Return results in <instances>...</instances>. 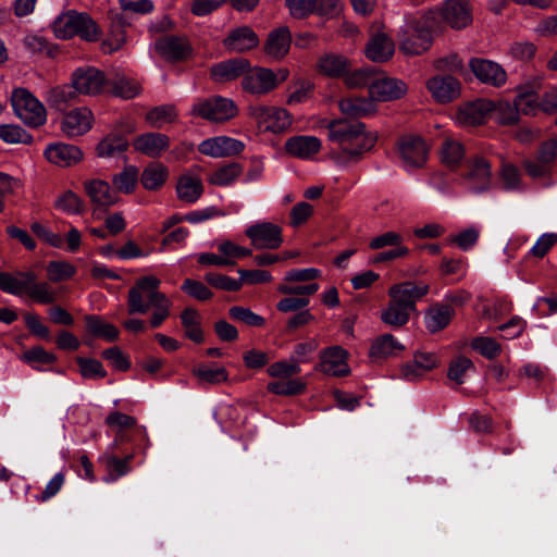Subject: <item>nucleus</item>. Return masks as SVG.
<instances>
[{
  "label": "nucleus",
  "instance_id": "obj_1",
  "mask_svg": "<svg viewBox=\"0 0 557 557\" xmlns=\"http://www.w3.org/2000/svg\"><path fill=\"white\" fill-rule=\"evenodd\" d=\"M160 280L156 276H144L136 281L135 286L128 290V314L146 313L150 306L154 312L150 319L151 327H158L170 315L171 301L165 294L157 290Z\"/></svg>",
  "mask_w": 557,
  "mask_h": 557
},
{
  "label": "nucleus",
  "instance_id": "obj_2",
  "mask_svg": "<svg viewBox=\"0 0 557 557\" xmlns=\"http://www.w3.org/2000/svg\"><path fill=\"white\" fill-rule=\"evenodd\" d=\"M438 18L430 9L407 23L398 34L399 51L406 55H420L428 51L434 36L443 33Z\"/></svg>",
  "mask_w": 557,
  "mask_h": 557
},
{
  "label": "nucleus",
  "instance_id": "obj_3",
  "mask_svg": "<svg viewBox=\"0 0 557 557\" xmlns=\"http://www.w3.org/2000/svg\"><path fill=\"white\" fill-rule=\"evenodd\" d=\"M0 290L15 296L26 294L41 305H51L58 300L57 292L48 282H37V274L33 271L0 272Z\"/></svg>",
  "mask_w": 557,
  "mask_h": 557
},
{
  "label": "nucleus",
  "instance_id": "obj_4",
  "mask_svg": "<svg viewBox=\"0 0 557 557\" xmlns=\"http://www.w3.org/2000/svg\"><path fill=\"white\" fill-rule=\"evenodd\" d=\"M324 131L330 140L351 157L370 150L377 140L376 133L367 132L361 122L333 121Z\"/></svg>",
  "mask_w": 557,
  "mask_h": 557
},
{
  "label": "nucleus",
  "instance_id": "obj_5",
  "mask_svg": "<svg viewBox=\"0 0 557 557\" xmlns=\"http://www.w3.org/2000/svg\"><path fill=\"white\" fill-rule=\"evenodd\" d=\"M53 32L58 38L67 39L79 36L86 41H97L101 29L87 13L69 11L53 23Z\"/></svg>",
  "mask_w": 557,
  "mask_h": 557
},
{
  "label": "nucleus",
  "instance_id": "obj_6",
  "mask_svg": "<svg viewBox=\"0 0 557 557\" xmlns=\"http://www.w3.org/2000/svg\"><path fill=\"white\" fill-rule=\"evenodd\" d=\"M240 76L243 89L250 95L268 94L286 78H278L274 72H211V78L216 83L235 81Z\"/></svg>",
  "mask_w": 557,
  "mask_h": 557
},
{
  "label": "nucleus",
  "instance_id": "obj_7",
  "mask_svg": "<svg viewBox=\"0 0 557 557\" xmlns=\"http://www.w3.org/2000/svg\"><path fill=\"white\" fill-rule=\"evenodd\" d=\"M11 102L16 115L27 125L38 127L46 122L45 107L26 89L16 88Z\"/></svg>",
  "mask_w": 557,
  "mask_h": 557
},
{
  "label": "nucleus",
  "instance_id": "obj_8",
  "mask_svg": "<svg viewBox=\"0 0 557 557\" xmlns=\"http://www.w3.org/2000/svg\"><path fill=\"white\" fill-rule=\"evenodd\" d=\"M436 16L441 28L444 30L446 25L453 29H463L468 27L473 20L472 7L469 0H445L440 9H431Z\"/></svg>",
  "mask_w": 557,
  "mask_h": 557
},
{
  "label": "nucleus",
  "instance_id": "obj_9",
  "mask_svg": "<svg viewBox=\"0 0 557 557\" xmlns=\"http://www.w3.org/2000/svg\"><path fill=\"white\" fill-rule=\"evenodd\" d=\"M191 114L212 123H224L238 114V108L232 99L213 96L195 104Z\"/></svg>",
  "mask_w": 557,
  "mask_h": 557
},
{
  "label": "nucleus",
  "instance_id": "obj_10",
  "mask_svg": "<svg viewBox=\"0 0 557 557\" xmlns=\"http://www.w3.org/2000/svg\"><path fill=\"white\" fill-rule=\"evenodd\" d=\"M493 109V101L479 98L460 104L454 119L460 126H479L484 124L492 116Z\"/></svg>",
  "mask_w": 557,
  "mask_h": 557
},
{
  "label": "nucleus",
  "instance_id": "obj_11",
  "mask_svg": "<svg viewBox=\"0 0 557 557\" xmlns=\"http://www.w3.org/2000/svg\"><path fill=\"white\" fill-rule=\"evenodd\" d=\"M249 115L256 120L259 127L272 133H281L290 126V117L285 109L267 106L249 107Z\"/></svg>",
  "mask_w": 557,
  "mask_h": 557
},
{
  "label": "nucleus",
  "instance_id": "obj_12",
  "mask_svg": "<svg viewBox=\"0 0 557 557\" xmlns=\"http://www.w3.org/2000/svg\"><path fill=\"white\" fill-rule=\"evenodd\" d=\"M432 98L441 104L456 100L461 94L460 82L449 73L443 72L430 78L426 83Z\"/></svg>",
  "mask_w": 557,
  "mask_h": 557
},
{
  "label": "nucleus",
  "instance_id": "obj_13",
  "mask_svg": "<svg viewBox=\"0 0 557 557\" xmlns=\"http://www.w3.org/2000/svg\"><path fill=\"white\" fill-rule=\"evenodd\" d=\"M245 234L258 249H277L283 243L281 227L268 222L249 226Z\"/></svg>",
  "mask_w": 557,
  "mask_h": 557
},
{
  "label": "nucleus",
  "instance_id": "obj_14",
  "mask_svg": "<svg viewBox=\"0 0 557 557\" xmlns=\"http://www.w3.org/2000/svg\"><path fill=\"white\" fill-rule=\"evenodd\" d=\"M407 90V85L396 77H382L369 84V95L373 101L398 100L406 95Z\"/></svg>",
  "mask_w": 557,
  "mask_h": 557
},
{
  "label": "nucleus",
  "instance_id": "obj_15",
  "mask_svg": "<svg viewBox=\"0 0 557 557\" xmlns=\"http://www.w3.org/2000/svg\"><path fill=\"white\" fill-rule=\"evenodd\" d=\"M399 152L404 166L410 171L422 166L428 158L425 143L416 136H405L399 141Z\"/></svg>",
  "mask_w": 557,
  "mask_h": 557
},
{
  "label": "nucleus",
  "instance_id": "obj_16",
  "mask_svg": "<svg viewBox=\"0 0 557 557\" xmlns=\"http://www.w3.org/2000/svg\"><path fill=\"white\" fill-rule=\"evenodd\" d=\"M428 293L429 285L422 283L416 284L413 282L395 284L388 289L389 298L406 307L411 312L416 310L417 301L423 298Z\"/></svg>",
  "mask_w": 557,
  "mask_h": 557
},
{
  "label": "nucleus",
  "instance_id": "obj_17",
  "mask_svg": "<svg viewBox=\"0 0 557 557\" xmlns=\"http://www.w3.org/2000/svg\"><path fill=\"white\" fill-rule=\"evenodd\" d=\"M92 120V112L88 108H75L64 114L61 128L69 137L82 136L91 128Z\"/></svg>",
  "mask_w": 557,
  "mask_h": 557
},
{
  "label": "nucleus",
  "instance_id": "obj_18",
  "mask_svg": "<svg viewBox=\"0 0 557 557\" xmlns=\"http://www.w3.org/2000/svg\"><path fill=\"white\" fill-rule=\"evenodd\" d=\"M320 369L332 376H347L350 368L347 363V351L339 346H332L320 355Z\"/></svg>",
  "mask_w": 557,
  "mask_h": 557
},
{
  "label": "nucleus",
  "instance_id": "obj_19",
  "mask_svg": "<svg viewBox=\"0 0 557 557\" xmlns=\"http://www.w3.org/2000/svg\"><path fill=\"white\" fill-rule=\"evenodd\" d=\"M245 145L237 139L220 136L202 141L198 149L199 152L213 158H223L239 154Z\"/></svg>",
  "mask_w": 557,
  "mask_h": 557
},
{
  "label": "nucleus",
  "instance_id": "obj_20",
  "mask_svg": "<svg viewBox=\"0 0 557 557\" xmlns=\"http://www.w3.org/2000/svg\"><path fill=\"white\" fill-rule=\"evenodd\" d=\"M156 51L171 61L186 60L191 53V47L184 37L166 35L156 41Z\"/></svg>",
  "mask_w": 557,
  "mask_h": 557
},
{
  "label": "nucleus",
  "instance_id": "obj_21",
  "mask_svg": "<svg viewBox=\"0 0 557 557\" xmlns=\"http://www.w3.org/2000/svg\"><path fill=\"white\" fill-rule=\"evenodd\" d=\"M395 53V44L385 33L372 34L366 44V57L375 63L387 62Z\"/></svg>",
  "mask_w": 557,
  "mask_h": 557
},
{
  "label": "nucleus",
  "instance_id": "obj_22",
  "mask_svg": "<svg viewBox=\"0 0 557 557\" xmlns=\"http://www.w3.org/2000/svg\"><path fill=\"white\" fill-rule=\"evenodd\" d=\"M292 45V34L287 26H280L271 30L264 44V52L274 60L286 57Z\"/></svg>",
  "mask_w": 557,
  "mask_h": 557
},
{
  "label": "nucleus",
  "instance_id": "obj_23",
  "mask_svg": "<svg viewBox=\"0 0 557 557\" xmlns=\"http://www.w3.org/2000/svg\"><path fill=\"white\" fill-rule=\"evenodd\" d=\"M133 146L135 150L154 159L169 149L170 138L161 133H145L134 139Z\"/></svg>",
  "mask_w": 557,
  "mask_h": 557
},
{
  "label": "nucleus",
  "instance_id": "obj_24",
  "mask_svg": "<svg viewBox=\"0 0 557 557\" xmlns=\"http://www.w3.org/2000/svg\"><path fill=\"white\" fill-rule=\"evenodd\" d=\"M532 100L529 96L520 95L515 104L511 106L508 102H494V109L492 115L495 121L502 125H512L519 120V112L529 113V110L524 108L525 104H531Z\"/></svg>",
  "mask_w": 557,
  "mask_h": 557
},
{
  "label": "nucleus",
  "instance_id": "obj_25",
  "mask_svg": "<svg viewBox=\"0 0 557 557\" xmlns=\"http://www.w3.org/2000/svg\"><path fill=\"white\" fill-rule=\"evenodd\" d=\"M45 156L51 163L66 168L81 162L83 151L77 146L59 143L49 145Z\"/></svg>",
  "mask_w": 557,
  "mask_h": 557
},
{
  "label": "nucleus",
  "instance_id": "obj_26",
  "mask_svg": "<svg viewBox=\"0 0 557 557\" xmlns=\"http://www.w3.org/2000/svg\"><path fill=\"white\" fill-rule=\"evenodd\" d=\"M108 79L103 72H79L74 76L72 86L76 94L96 95L107 90Z\"/></svg>",
  "mask_w": 557,
  "mask_h": 557
},
{
  "label": "nucleus",
  "instance_id": "obj_27",
  "mask_svg": "<svg viewBox=\"0 0 557 557\" xmlns=\"http://www.w3.org/2000/svg\"><path fill=\"white\" fill-rule=\"evenodd\" d=\"M223 44L230 50L242 52L257 47L259 38L250 27L242 26L233 29Z\"/></svg>",
  "mask_w": 557,
  "mask_h": 557
},
{
  "label": "nucleus",
  "instance_id": "obj_28",
  "mask_svg": "<svg viewBox=\"0 0 557 557\" xmlns=\"http://www.w3.org/2000/svg\"><path fill=\"white\" fill-rule=\"evenodd\" d=\"M85 190L91 201L99 207H110L119 201L117 193L101 180L86 182Z\"/></svg>",
  "mask_w": 557,
  "mask_h": 557
},
{
  "label": "nucleus",
  "instance_id": "obj_29",
  "mask_svg": "<svg viewBox=\"0 0 557 557\" xmlns=\"http://www.w3.org/2000/svg\"><path fill=\"white\" fill-rule=\"evenodd\" d=\"M339 109L344 115L352 119L367 117L376 112V106L372 99L360 97H347L342 99Z\"/></svg>",
  "mask_w": 557,
  "mask_h": 557
},
{
  "label": "nucleus",
  "instance_id": "obj_30",
  "mask_svg": "<svg viewBox=\"0 0 557 557\" xmlns=\"http://www.w3.org/2000/svg\"><path fill=\"white\" fill-rule=\"evenodd\" d=\"M454 315L455 310L449 305L436 304L425 312V327L431 333H436L445 329L449 324Z\"/></svg>",
  "mask_w": 557,
  "mask_h": 557
},
{
  "label": "nucleus",
  "instance_id": "obj_31",
  "mask_svg": "<svg viewBox=\"0 0 557 557\" xmlns=\"http://www.w3.org/2000/svg\"><path fill=\"white\" fill-rule=\"evenodd\" d=\"M404 349L405 346L392 334H383L373 341L370 357L374 360H382L395 357Z\"/></svg>",
  "mask_w": 557,
  "mask_h": 557
},
{
  "label": "nucleus",
  "instance_id": "obj_32",
  "mask_svg": "<svg viewBox=\"0 0 557 557\" xmlns=\"http://www.w3.org/2000/svg\"><path fill=\"white\" fill-rule=\"evenodd\" d=\"M125 25L126 22L121 14L116 13L111 16V25L108 37L101 44V49L103 52L111 53L124 45L126 40Z\"/></svg>",
  "mask_w": 557,
  "mask_h": 557
},
{
  "label": "nucleus",
  "instance_id": "obj_33",
  "mask_svg": "<svg viewBox=\"0 0 557 557\" xmlns=\"http://www.w3.org/2000/svg\"><path fill=\"white\" fill-rule=\"evenodd\" d=\"M491 169L488 162L483 158H475L467 173V178L472 188L476 191L485 190L491 184Z\"/></svg>",
  "mask_w": 557,
  "mask_h": 557
},
{
  "label": "nucleus",
  "instance_id": "obj_34",
  "mask_svg": "<svg viewBox=\"0 0 557 557\" xmlns=\"http://www.w3.org/2000/svg\"><path fill=\"white\" fill-rule=\"evenodd\" d=\"M169 170L160 162H150L141 172L140 183L147 190H158L166 182Z\"/></svg>",
  "mask_w": 557,
  "mask_h": 557
},
{
  "label": "nucleus",
  "instance_id": "obj_35",
  "mask_svg": "<svg viewBox=\"0 0 557 557\" xmlns=\"http://www.w3.org/2000/svg\"><path fill=\"white\" fill-rule=\"evenodd\" d=\"M411 311L391 298L387 306L381 311V321L394 329H399L408 323Z\"/></svg>",
  "mask_w": 557,
  "mask_h": 557
},
{
  "label": "nucleus",
  "instance_id": "obj_36",
  "mask_svg": "<svg viewBox=\"0 0 557 557\" xmlns=\"http://www.w3.org/2000/svg\"><path fill=\"white\" fill-rule=\"evenodd\" d=\"M128 146L126 137L119 133H109L96 146V154L99 158H110L126 151Z\"/></svg>",
  "mask_w": 557,
  "mask_h": 557
},
{
  "label": "nucleus",
  "instance_id": "obj_37",
  "mask_svg": "<svg viewBox=\"0 0 557 557\" xmlns=\"http://www.w3.org/2000/svg\"><path fill=\"white\" fill-rule=\"evenodd\" d=\"M86 330L94 337L103 338L107 342H115L119 339L120 331L111 323H107L99 315L85 317Z\"/></svg>",
  "mask_w": 557,
  "mask_h": 557
},
{
  "label": "nucleus",
  "instance_id": "obj_38",
  "mask_svg": "<svg viewBox=\"0 0 557 557\" xmlns=\"http://www.w3.org/2000/svg\"><path fill=\"white\" fill-rule=\"evenodd\" d=\"M176 193L180 200L193 203L201 197L203 186L199 178L182 175L176 184Z\"/></svg>",
  "mask_w": 557,
  "mask_h": 557
},
{
  "label": "nucleus",
  "instance_id": "obj_39",
  "mask_svg": "<svg viewBox=\"0 0 557 557\" xmlns=\"http://www.w3.org/2000/svg\"><path fill=\"white\" fill-rule=\"evenodd\" d=\"M182 325L186 329L185 336L196 344L205 341L203 331L200 326V315L194 308H185L181 313Z\"/></svg>",
  "mask_w": 557,
  "mask_h": 557
},
{
  "label": "nucleus",
  "instance_id": "obj_40",
  "mask_svg": "<svg viewBox=\"0 0 557 557\" xmlns=\"http://www.w3.org/2000/svg\"><path fill=\"white\" fill-rule=\"evenodd\" d=\"M141 90V86L138 82L133 78L121 76L117 79L111 82L108 81L107 90L115 97L123 99H132L136 97Z\"/></svg>",
  "mask_w": 557,
  "mask_h": 557
},
{
  "label": "nucleus",
  "instance_id": "obj_41",
  "mask_svg": "<svg viewBox=\"0 0 557 557\" xmlns=\"http://www.w3.org/2000/svg\"><path fill=\"white\" fill-rule=\"evenodd\" d=\"M76 96L77 94L72 85L57 86L48 91L47 103L50 108L64 111Z\"/></svg>",
  "mask_w": 557,
  "mask_h": 557
},
{
  "label": "nucleus",
  "instance_id": "obj_42",
  "mask_svg": "<svg viewBox=\"0 0 557 557\" xmlns=\"http://www.w3.org/2000/svg\"><path fill=\"white\" fill-rule=\"evenodd\" d=\"M191 373L200 385H216L228 381V373L224 367L213 369L207 364H199Z\"/></svg>",
  "mask_w": 557,
  "mask_h": 557
},
{
  "label": "nucleus",
  "instance_id": "obj_43",
  "mask_svg": "<svg viewBox=\"0 0 557 557\" xmlns=\"http://www.w3.org/2000/svg\"><path fill=\"white\" fill-rule=\"evenodd\" d=\"M177 117L175 107L173 104H164L154 107L145 115V121L156 128H160L165 123H173Z\"/></svg>",
  "mask_w": 557,
  "mask_h": 557
},
{
  "label": "nucleus",
  "instance_id": "obj_44",
  "mask_svg": "<svg viewBox=\"0 0 557 557\" xmlns=\"http://www.w3.org/2000/svg\"><path fill=\"white\" fill-rule=\"evenodd\" d=\"M286 151L297 158L309 159L313 152V137L294 136L285 143Z\"/></svg>",
  "mask_w": 557,
  "mask_h": 557
},
{
  "label": "nucleus",
  "instance_id": "obj_45",
  "mask_svg": "<svg viewBox=\"0 0 557 557\" xmlns=\"http://www.w3.org/2000/svg\"><path fill=\"white\" fill-rule=\"evenodd\" d=\"M138 182V169L134 165L126 166L123 172L113 176L112 183L116 191L131 194Z\"/></svg>",
  "mask_w": 557,
  "mask_h": 557
},
{
  "label": "nucleus",
  "instance_id": "obj_46",
  "mask_svg": "<svg viewBox=\"0 0 557 557\" xmlns=\"http://www.w3.org/2000/svg\"><path fill=\"white\" fill-rule=\"evenodd\" d=\"M75 362L79 368L81 375L86 380H100L107 376L106 369L97 359L76 357Z\"/></svg>",
  "mask_w": 557,
  "mask_h": 557
},
{
  "label": "nucleus",
  "instance_id": "obj_47",
  "mask_svg": "<svg viewBox=\"0 0 557 557\" xmlns=\"http://www.w3.org/2000/svg\"><path fill=\"white\" fill-rule=\"evenodd\" d=\"M243 172V166L237 162L219 168L209 178L210 184L224 186L231 184Z\"/></svg>",
  "mask_w": 557,
  "mask_h": 557
},
{
  "label": "nucleus",
  "instance_id": "obj_48",
  "mask_svg": "<svg viewBox=\"0 0 557 557\" xmlns=\"http://www.w3.org/2000/svg\"><path fill=\"white\" fill-rule=\"evenodd\" d=\"M75 272V267L66 261H50L47 265V277L51 283L67 281Z\"/></svg>",
  "mask_w": 557,
  "mask_h": 557
},
{
  "label": "nucleus",
  "instance_id": "obj_49",
  "mask_svg": "<svg viewBox=\"0 0 557 557\" xmlns=\"http://www.w3.org/2000/svg\"><path fill=\"white\" fill-rule=\"evenodd\" d=\"M268 391L275 395L294 396L299 395L306 389V384L296 379L288 381H274L268 384Z\"/></svg>",
  "mask_w": 557,
  "mask_h": 557
},
{
  "label": "nucleus",
  "instance_id": "obj_50",
  "mask_svg": "<svg viewBox=\"0 0 557 557\" xmlns=\"http://www.w3.org/2000/svg\"><path fill=\"white\" fill-rule=\"evenodd\" d=\"M205 280L210 286L226 292H238L243 287V280H235L221 273L209 272Z\"/></svg>",
  "mask_w": 557,
  "mask_h": 557
},
{
  "label": "nucleus",
  "instance_id": "obj_51",
  "mask_svg": "<svg viewBox=\"0 0 557 557\" xmlns=\"http://www.w3.org/2000/svg\"><path fill=\"white\" fill-rule=\"evenodd\" d=\"M228 315L231 319L243 322L249 326H262L265 323L263 317L256 314L249 308L240 306L230 308Z\"/></svg>",
  "mask_w": 557,
  "mask_h": 557
},
{
  "label": "nucleus",
  "instance_id": "obj_52",
  "mask_svg": "<svg viewBox=\"0 0 557 557\" xmlns=\"http://www.w3.org/2000/svg\"><path fill=\"white\" fill-rule=\"evenodd\" d=\"M472 76L466 77L467 81L473 82L476 79L479 83L488 87L499 88L507 83L506 72H469Z\"/></svg>",
  "mask_w": 557,
  "mask_h": 557
},
{
  "label": "nucleus",
  "instance_id": "obj_53",
  "mask_svg": "<svg viewBox=\"0 0 557 557\" xmlns=\"http://www.w3.org/2000/svg\"><path fill=\"white\" fill-rule=\"evenodd\" d=\"M333 77L342 79L349 88H361L367 86L369 88L370 72H327Z\"/></svg>",
  "mask_w": 557,
  "mask_h": 557
},
{
  "label": "nucleus",
  "instance_id": "obj_54",
  "mask_svg": "<svg viewBox=\"0 0 557 557\" xmlns=\"http://www.w3.org/2000/svg\"><path fill=\"white\" fill-rule=\"evenodd\" d=\"M0 138L10 144H30L33 137L17 125H0Z\"/></svg>",
  "mask_w": 557,
  "mask_h": 557
},
{
  "label": "nucleus",
  "instance_id": "obj_55",
  "mask_svg": "<svg viewBox=\"0 0 557 557\" xmlns=\"http://www.w3.org/2000/svg\"><path fill=\"white\" fill-rule=\"evenodd\" d=\"M181 289L199 301H207L213 297V293L202 282L193 278H186Z\"/></svg>",
  "mask_w": 557,
  "mask_h": 557
},
{
  "label": "nucleus",
  "instance_id": "obj_56",
  "mask_svg": "<svg viewBox=\"0 0 557 557\" xmlns=\"http://www.w3.org/2000/svg\"><path fill=\"white\" fill-rule=\"evenodd\" d=\"M24 45L32 52L45 53L49 58L58 54V48L48 44V41L37 35H28L24 38Z\"/></svg>",
  "mask_w": 557,
  "mask_h": 557
},
{
  "label": "nucleus",
  "instance_id": "obj_57",
  "mask_svg": "<svg viewBox=\"0 0 557 557\" xmlns=\"http://www.w3.org/2000/svg\"><path fill=\"white\" fill-rule=\"evenodd\" d=\"M22 360L27 363L53 364L58 358L54 354L45 350L41 346H34L24 351Z\"/></svg>",
  "mask_w": 557,
  "mask_h": 557
},
{
  "label": "nucleus",
  "instance_id": "obj_58",
  "mask_svg": "<svg viewBox=\"0 0 557 557\" xmlns=\"http://www.w3.org/2000/svg\"><path fill=\"white\" fill-rule=\"evenodd\" d=\"M55 207L72 214H79L84 210L83 200L71 190H66L59 197Z\"/></svg>",
  "mask_w": 557,
  "mask_h": 557
},
{
  "label": "nucleus",
  "instance_id": "obj_59",
  "mask_svg": "<svg viewBox=\"0 0 557 557\" xmlns=\"http://www.w3.org/2000/svg\"><path fill=\"white\" fill-rule=\"evenodd\" d=\"M472 368L473 363L470 359L466 357H457L450 362L448 377L457 384H461L465 382L467 372Z\"/></svg>",
  "mask_w": 557,
  "mask_h": 557
},
{
  "label": "nucleus",
  "instance_id": "obj_60",
  "mask_svg": "<svg viewBox=\"0 0 557 557\" xmlns=\"http://www.w3.org/2000/svg\"><path fill=\"white\" fill-rule=\"evenodd\" d=\"M463 157V148L460 143L447 139L442 147V160L449 166L456 165Z\"/></svg>",
  "mask_w": 557,
  "mask_h": 557
},
{
  "label": "nucleus",
  "instance_id": "obj_61",
  "mask_svg": "<svg viewBox=\"0 0 557 557\" xmlns=\"http://www.w3.org/2000/svg\"><path fill=\"white\" fill-rule=\"evenodd\" d=\"M471 346L486 358H495L500 354V345L490 337H476L472 341Z\"/></svg>",
  "mask_w": 557,
  "mask_h": 557
},
{
  "label": "nucleus",
  "instance_id": "obj_62",
  "mask_svg": "<svg viewBox=\"0 0 557 557\" xmlns=\"http://www.w3.org/2000/svg\"><path fill=\"white\" fill-rule=\"evenodd\" d=\"M101 357L110 361L113 364V367L119 371L125 372L131 368L129 360L117 346L104 349L101 352Z\"/></svg>",
  "mask_w": 557,
  "mask_h": 557
},
{
  "label": "nucleus",
  "instance_id": "obj_63",
  "mask_svg": "<svg viewBox=\"0 0 557 557\" xmlns=\"http://www.w3.org/2000/svg\"><path fill=\"white\" fill-rule=\"evenodd\" d=\"M403 245V236L396 232L388 231L373 237L369 247L373 250L382 249L385 247H395Z\"/></svg>",
  "mask_w": 557,
  "mask_h": 557
},
{
  "label": "nucleus",
  "instance_id": "obj_64",
  "mask_svg": "<svg viewBox=\"0 0 557 557\" xmlns=\"http://www.w3.org/2000/svg\"><path fill=\"white\" fill-rule=\"evenodd\" d=\"M509 53L523 65H528L536 53V47L531 42H516L510 47Z\"/></svg>",
  "mask_w": 557,
  "mask_h": 557
}]
</instances>
